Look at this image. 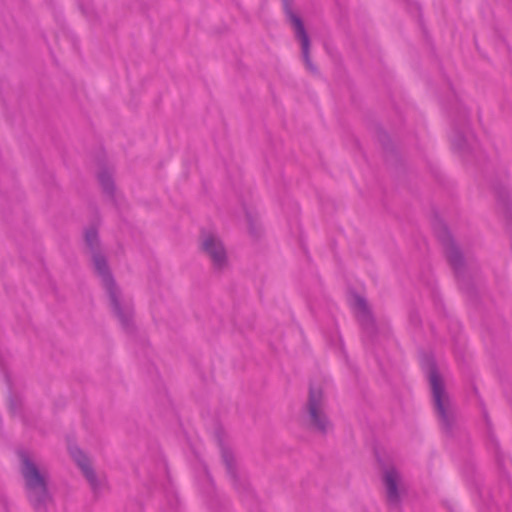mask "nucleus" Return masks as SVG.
Instances as JSON below:
<instances>
[{
	"mask_svg": "<svg viewBox=\"0 0 512 512\" xmlns=\"http://www.w3.org/2000/svg\"><path fill=\"white\" fill-rule=\"evenodd\" d=\"M222 458L226 465L228 473L234 478L235 477L234 456H233L232 452L226 448H223L222 449Z\"/></svg>",
	"mask_w": 512,
	"mask_h": 512,
	"instance_id": "f8f14e48",
	"label": "nucleus"
},
{
	"mask_svg": "<svg viewBox=\"0 0 512 512\" xmlns=\"http://www.w3.org/2000/svg\"><path fill=\"white\" fill-rule=\"evenodd\" d=\"M85 243L89 247L94 267L101 277L102 283L109 295L112 309L125 329H129L132 323L133 307L131 300L121 295L115 286L113 278L109 272L105 258L97 252L98 235L94 227L85 231Z\"/></svg>",
	"mask_w": 512,
	"mask_h": 512,
	"instance_id": "f257e3e1",
	"label": "nucleus"
},
{
	"mask_svg": "<svg viewBox=\"0 0 512 512\" xmlns=\"http://www.w3.org/2000/svg\"><path fill=\"white\" fill-rule=\"evenodd\" d=\"M201 248L215 269L222 270L228 265L226 248L216 233L204 232L201 237Z\"/></svg>",
	"mask_w": 512,
	"mask_h": 512,
	"instance_id": "39448f33",
	"label": "nucleus"
},
{
	"mask_svg": "<svg viewBox=\"0 0 512 512\" xmlns=\"http://www.w3.org/2000/svg\"><path fill=\"white\" fill-rule=\"evenodd\" d=\"M437 237L442 242L446 256L450 262V264L453 266V268L456 271H459V269L462 267L463 264V257L454 243L452 236L450 232L447 230L445 225L439 224L435 228Z\"/></svg>",
	"mask_w": 512,
	"mask_h": 512,
	"instance_id": "0eeeda50",
	"label": "nucleus"
},
{
	"mask_svg": "<svg viewBox=\"0 0 512 512\" xmlns=\"http://www.w3.org/2000/svg\"><path fill=\"white\" fill-rule=\"evenodd\" d=\"M98 179L104 192L112 195L114 192V182L111 173L108 170H102L98 174Z\"/></svg>",
	"mask_w": 512,
	"mask_h": 512,
	"instance_id": "9b49d317",
	"label": "nucleus"
},
{
	"mask_svg": "<svg viewBox=\"0 0 512 512\" xmlns=\"http://www.w3.org/2000/svg\"><path fill=\"white\" fill-rule=\"evenodd\" d=\"M21 473L25 480L28 497L34 508L40 512L50 502L47 491L46 472L41 470L26 452H21Z\"/></svg>",
	"mask_w": 512,
	"mask_h": 512,
	"instance_id": "f03ea898",
	"label": "nucleus"
},
{
	"mask_svg": "<svg viewBox=\"0 0 512 512\" xmlns=\"http://www.w3.org/2000/svg\"><path fill=\"white\" fill-rule=\"evenodd\" d=\"M451 141L455 148H457L459 150H464L465 144L468 142V138H464L461 135L460 131L454 130L451 135Z\"/></svg>",
	"mask_w": 512,
	"mask_h": 512,
	"instance_id": "ddd939ff",
	"label": "nucleus"
},
{
	"mask_svg": "<svg viewBox=\"0 0 512 512\" xmlns=\"http://www.w3.org/2000/svg\"><path fill=\"white\" fill-rule=\"evenodd\" d=\"M428 379L430 382L433 402L439 419L446 428L450 426V415L448 412L449 400L445 392L443 381L438 374L434 365H432L428 372Z\"/></svg>",
	"mask_w": 512,
	"mask_h": 512,
	"instance_id": "20e7f679",
	"label": "nucleus"
},
{
	"mask_svg": "<svg viewBox=\"0 0 512 512\" xmlns=\"http://www.w3.org/2000/svg\"><path fill=\"white\" fill-rule=\"evenodd\" d=\"M289 20L293 26L294 33L296 38L299 40L301 44V50H302V56L305 62V65L307 69H309L312 72H315L316 69L313 66L310 56H309V49H310V40L306 33V30L304 28L303 22L296 14H294L292 11H287Z\"/></svg>",
	"mask_w": 512,
	"mask_h": 512,
	"instance_id": "6e6552de",
	"label": "nucleus"
},
{
	"mask_svg": "<svg viewBox=\"0 0 512 512\" xmlns=\"http://www.w3.org/2000/svg\"><path fill=\"white\" fill-rule=\"evenodd\" d=\"M383 481L389 503L397 504L399 501L398 484L400 482L398 471L393 467L387 468L384 472Z\"/></svg>",
	"mask_w": 512,
	"mask_h": 512,
	"instance_id": "9d476101",
	"label": "nucleus"
},
{
	"mask_svg": "<svg viewBox=\"0 0 512 512\" xmlns=\"http://www.w3.org/2000/svg\"><path fill=\"white\" fill-rule=\"evenodd\" d=\"M70 454L82 470L94 493H100L105 488V479L99 478L90 465L88 457L77 447L70 448Z\"/></svg>",
	"mask_w": 512,
	"mask_h": 512,
	"instance_id": "423d86ee",
	"label": "nucleus"
},
{
	"mask_svg": "<svg viewBox=\"0 0 512 512\" xmlns=\"http://www.w3.org/2000/svg\"><path fill=\"white\" fill-rule=\"evenodd\" d=\"M349 304L363 328L366 330L372 329L374 322L366 300L358 294H352L349 298Z\"/></svg>",
	"mask_w": 512,
	"mask_h": 512,
	"instance_id": "1a4fd4ad",
	"label": "nucleus"
},
{
	"mask_svg": "<svg viewBox=\"0 0 512 512\" xmlns=\"http://www.w3.org/2000/svg\"><path fill=\"white\" fill-rule=\"evenodd\" d=\"M307 413L309 424L314 430L327 433L331 429V423L324 413L323 394L320 389L310 388Z\"/></svg>",
	"mask_w": 512,
	"mask_h": 512,
	"instance_id": "7ed1b4c3",
	"label": "nucleus"
}]
</instances>
